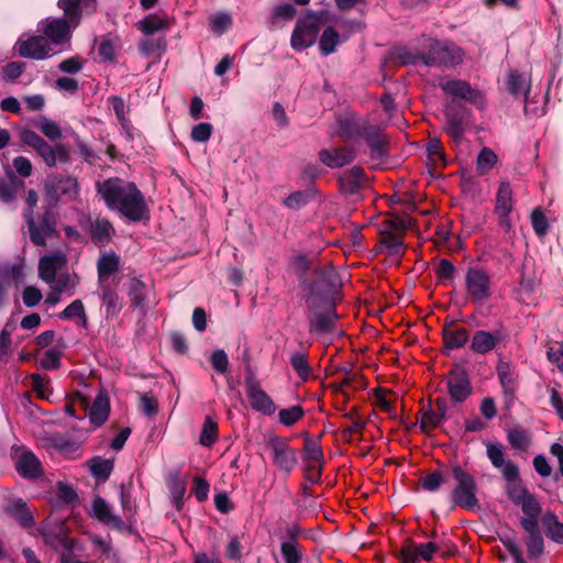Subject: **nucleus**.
Returning <instances> with one entry per match:
<instances>
[{
	"label": "nucleus",
	"instance_id": "obj_1",
	"mask_svg": "<svg viewBox=\"0 0 563 563\" xmlns=\"http://www.w3.org/2000/svg\"><path fill=\"white\" fill-rule=\"evenodd\" d=\"M96 188L107 208L120 218L134 223L148 220L145 197L134 183L112 177L97 183Z\"/></svg>",
	"mask_w": 563,
	"mask_h": 563
},
{
	"label": "nucleus",
	"instance_id": "obj_2",
	"mask_svg": "<svg viewBox=\"0 0 563 563\" xmlns=\"http://www.w3.org/2000/svg\"><path fill=\"white\" fill-rule=\"evenodd\" d=\"M65 18L41 21L40 26L48 42L55 45L68 43L71 31L79 24L82 14H91L97 9V0H58Z\"/></svg>",
	"mask_w": 563,
	"mask_h": 563
},
{
	"label": "nucleus",
	"instance_id": "obj_3",
	"mask_svg": "<svg viewBox=\"0 0 563 563\" xmlns=\"http://www.w3.org/2000/svg\"><path fill=\"white\" fill-rule=\"evenodd\" d=\"M511 496V501L520 507L523 517L520 519V526L527 532L525 543L529 559H538L544 551V541L539 528V517L542 512L541 504L534 494L529 496L516 490Z\"/></svg>",
	"mask_w": 563,
	"mask_h": 563
},
{
	"label": "nucleus",
	"instance_id": "obj_4",
	"mask_svg": "<svg viewBox=\"0 0 563 563\" xmlns=\"http://www.w3.org/2000/svg\"><path fill=\"white\" fill-rule=\"evenodd\" d=\"M313 279L303 282L307 307L320 302H333V296L341 287L340 276L333 265L317 266L312 271Z\"/></svg>",
	"mask_w": 563,
	"mask_h": 563
},
{
	"label": "nucleus",
	"instance_id": "obj_5",
	"mask_svg": "<svg viewBox=\"0 0 563 563\" xmlns=\"http://www.w3.org/2000/svg\"><path fill=\"white\" fill-rule=\"evenodd\" d=\"M486 454L492 465L500 471L506 482V494L510 500L516 490L520 492L521 498L525 497L523 493L527 496L532 494L523 485L518 465L514 461L505 459L504 448L500 443H487Z\"/></svg>",
	"mask_w": 563,
	"mask_h": 563
},
{
	"label": "nucleus",
	"instance_id": "obj_6",
	"mask_svg": "<svg viewBox=\"0 0 563 563\" xmlns=\"http://www.w3.org/2000/svg\"><path fill=\"white\" fill-rule=\"evenodd\" d=\"M465 52L453 42L430 40L424 51L423 65L453 68L464 62Z\"/></svg>",
	"mask_w": 563,
	"mask_h": 563
},
{
	"label": "nucleus",
	"instance_id": "obj_7",
	"mask_svg": "<svg viewBox=\"0 0 563 563\" xmlns=\"http://www.w3.org/2000/svg\"><path fill=\"white\" fill-rule=\"evenodd\" d=\"M452 476L456 483L451 492V500L455 506L463 509L474 510L478 507V486L472 474L461 465L452 466Z\"/></svg>",
	"mask_w": 563,
	"mask_h": 563
},
{
	"label": "nucleus",
	"instance_id": "obj_8",
	"mask_svg": "<svg viewBox=\"0 0 563 563\" xmlns=\"http://www.w3.org/2000/svg\"><path fill=\"white\" fill-rule=\"evenodd\" d=\"M44 195L47 202L56 206L60 199L75 201L79 196V185L73 176L49 175L44 183Z\"/></svg>",
	"mask_w": 563,
	"mask_h": 563
},
{
	"label": "nucleus",
	"instance_id": "obj_9",
	"mask_svg": "<svg viewBox=\"0 0 563 563\" xmlns=\"http://www.w3.org/2000/svg\"><path fill=\"white\" fill-rule=\"evenodd\" d=\"M309 332L313 335L331 334L335 330L339 314L333 302L316 303V307H308Z\"/></svg>",
	"mask_w": 563,
	"mask_h": 563
},
{
	"label": "nucleus",
	"instance_id": "obj_10",
	"mask_svg": "<svg viewBox=\"0 0 563 563\" xmlns=\"http://www.w3.org/2000/svg\"><path fill=\"white\" fill-rule=\"evenodd\" d=\"M465 291L476 305L488 301L493 294L489 274L482 267H468L465 273Z\"/></svg>",
	"mask_w": 563,
	"mask_h": 563
},
{
	"label": "nucleus",
	"instance_id": "obj_11",
	"mask_svg": "<svg viewBox=\"0 0 563 563\" xmlns=\"http://www.w3.org/2000/svg\"><path fill=\"white\" fill-rule=\"evenodd\" d=\"M320 30V18L316 13H309L299 19L292 31L290 45L295 51L301 52L312 46Z\"/></svg>",
	"mask_w": 563,
	"mask_h": 563
},
{
	"label": "nucleus",
	"instance_id": "obj_12",
	"mask_svg": "<svg viewBox=\"0 0 563 563\" xmlns=\"http://www.w3.org/2000/svg\"><path fill=\"white\" fill-rule=\"evenodd\" d=\"M23 217L26 222L30 232V240L32 243L37 246L45 245L46 240L53 236L56 231V213L47 209L43 212L37 221L34 220L31 212H24Z\"/></svg>",
	"mask_w": 563,
	"mask_h": 563
},
{
	"label": "nucleus",
	"instance_id": "obj_13",
	"mask_svg": "<svg viewBox=\"0 0 563 563\" xmlns=\"http://www.w3.org/2000/svg\"><path fill=\"white\" fill-rule=\"evenodd\" d=\"M267 446L272 453L274 465L280 472L290 474L297 467V452L289 445L288 439L273 435L268 439Z\"/></svg>",
	"mask_w": 563,
	"mask_h": 563
},
{
	"label": "nucleus",
	"instance_id": "obj_14",
	"mask_svg": "<svg viewBox=\"0 0 563 563\" xmlns=\"http://www.w3.org/2000/svg\"><path fill=\"white\" fill-rule=\"evenodd\" d=\"M444 93L463 99L475 104L478 109L486 107L484 95L462 79H442L439 84Z\"/></svg>",
	"mask_w": 563,
	"mask_h": 563
},
{
	"label": "nucleus",
	"instance_id": "obj_15",
	"mask_svg": "<svg viewBox=\"0 0 563 563\" xmlns=\"http://www.w3.org/2000/svg\"><path fill=\"white\" fill-rule=\"evenodd\" d=\"M15 48L21 57L31 59H45L53 55L51 43L45 36L32 35L25 37L21 35L15 44Z\"/></svg>",
	"mask_w": 563,
	"mask_h": 563
},
{
	"label": "nucleus",
	"instance_id": "obj_16",
	"mask_svg": "<svg viewBox=\"0 0 563 563\" xmlns=\"http://www.w3.org/2000/svg\"><path fill=\"white\" fill-rule=\"evenodd\" d=\"M245 389L253 410L264 416H272L276 411L273 399L262 388L255 376L250 375L245 378Z\"/></svg>",
	"mask_w": 563,
	"mask_h": 563
},
{
	"label": "nucleus",
	"instance_id": "obj_17",
	"mask_svg": "<svg viewBox=\"0 0 563 563\" xmlns=\"http://www.w3.org/2000/svg\"><path fill=\"white\" fill-rule=\"evenodd\" d=\"M514 208L512 189L508 181H501L496 195L495 213L498 216V224L506 232L512 230L510 213Z\"/></svg>",
	"mask_w": 563,
	"mask_h": 563
},
{
	"label": "nucleus",
	"instance_id": "obj_18",
	"mask_svg": "<svg viewBox=\"0 0 563 563\" xmlns=\"http://www.w3.org/2000/svg\"><path fill=\"white\" fill-rule=\"evenodd\" d=\"M23 266L14 263H0V307L5 302L10 289L18 290L24 284Z\"/></svg>",
	"mask_w": 563,
	"mask_h": 563
},
{
	"label": "nucleus",
	"instance_id": "obj_19",
	"mask_svg": "<svg viewBox=\"0 0 563 563\" xmlns=\"http://www.w3.org/2000/svg\"><path fill=\"white\" fill-rule=\"evenodd\" d=\"M446 386L451 399L455 402L465 401L472 393L468 375L462 368H454L449 373Z\"/></svg>",
	"mask_w": 563,
	"mask_h": 563
},
{
	"label": "nucleus",
	"instance_id": "obj_20",
	"mask_svg": "<svg viewBox=\"0 0 563 563\" xmlns=\"http://www.w3.org/2000/svg\"><path fill=\"white\" fill-rule=\"evenodd\" d=\"M336 123L338 134L349 140L363 139L367 130L372 126L353 113L339 117Z\"/></svg>",
	"mask_w": 563,
	"mask_h": 563
},
{
	"label": "nucleus",
	"instance_id": "obj_21",
	"mask_svg": "<svg viewBox=\"0 0 563 563\" xmlns=\"http://www.w3.org/2000/svg\"><path fill=\"white\" fill-rule=\"evenodd\" d=\"M91 516L108 527L120 531L124 529L121 517L115 515L111 505L100 496H95L92 500Z\"/></svg>",
	"mask_w": 563,
	"mask_h": 563
},
{
	"label": "nucleus",
	"instance_id": "obj_22",
	"mask_svg": "<svg viewBox=\"0 0 563 563\" xmlns=\"http://www.w3.org/2000/svg\"><path fill=\"white\" fill-rule=\"evenodd\" d=\"M356 157L354 148L342 146L332 150H321L319 161L329 168H341L352 163Z\"/></svg>",
	"mask_w": 563,
	"mask_h": 563
},
{
	"label": "nucleus",
	"instance_id": "obj_23",
	"mask_svg": "<svg viewBox=\"0 0 563 563\" xmlns=\"http://www.w3.org/2000/svg\"><path fill=\"white\" fill-rule=\"evenodd\" d=\"M363 140L366 142L369 148V157L373 162L380 164L387 157L388 152V140L385 135H383L376 126L372 125Z\"/></svg>",
	"mask_w": 563,
	"mask_h": 563
},
{
	"label": "nucleus",
	"instance_id": "obj_24",
	"mask_svg": "<svg viewBox=\"0 0 563 563\" xmlns=\"http://www.w3.org/2000/svg\"><path fill=\"white\" fill-rule=\"evenodd\" d=\"M41 533L45 543L51 548L55 550L64 549V553H71V541L67 538L66 528L63 523L46 525L42 528Z\"/></svg>",
	"mask_w": 563,
	"mask_h": 563
},
{
	"label": "nucleus",
	"instance_id": "obj_25",
	"mask_svg": "<svg viewBox=\"0 0 563 563\" xmlns=\"http://www.w3.org/2000/svg\"><path fill=\"white\" fill-rule=\"evenodd\" d=\"M496 373L505 397L512 398L518 387V372L516 366L506 361H499Z\"/></svg>",
	"mask_w": 563,
	"mask_h": 563
},
{
	"label": "nucleus",
	"instance_id": "obj_26",
	"mask_svg": "<svg viewBox=\"0 0 563 563\" xmlns=\"http://www.w3.org/2000/svg\"><path fill=\"white\" fill-rule=\"evenodd\" d=\"M99 296L104 308L106 318L114 319L122 310V300L120 299L117 286L112 284L99 285Z\"/></svg>",
	"mask_w": 563,
	"mask_h": 563
},
{
	"label": "nucleus",
	"instance_id": "obj_27",
	"mask_svg": "<svg viewBox=\"0 0 563 563\" xmlns=\"http://www.w3.org/2000/svg\"><path fill=\"white\" fill-rule=\"evenodd\" d=\"M500 340L501 334L499 331L478 330L473 334L471 350L477 354H486L493 351Z\"/></svg>",
	"mask_w": 563,
	"mask_h": 563
},
{
	"label": "nucleus",
	"instance_id": "obj_28",
	"mask_svg": "<svg viewBox=\"0 0 563 563\" xmlns=\"http://www.w3.org/2000/svg\"><path fill=\"white\" fill-rule=\"evenodd\" d=\"M66 264V257L62 253L43 256L38 262V275L45 282L54 280L57 272Z\"/></svg>",
	"mask_w": 563,
	"mask_h": 563
},
{
	"label": "nucleus",
	"instance_id": "obj_29",
	"mask_svg": "<svg viewBox=\"0 0 563 563\" xmlns=\"http://www.w3.org/2000/svg\"><path fill=\"white\" fill-rule=\"evenodd\" d=\"M438 550L440 545L434 542L421 543L417 547L408 545L401 550V556L410 563H417L419 560L430 562Z\"/></svg>",
	"mask_w": 563,
	"mask_h": 563
},
{
	"label": "nucleus",
	"instance_id": "obj_30",
	"mask_svg": "<svg viewBox=\"0 0 563 563\" xmlns=\"http://www.w3.org/2000/svg\"><path fill=\"white\" fill-rule=\"evenodd\" d=\"M120 267V257L114 252L101 253L97 262L98 284H111L109 277Z\"/></svg>",
	"mask_w": 563,
	"mask_h": 563
},
{
	"label": "nucleus",
	"instance_id": "obj_31",
	"mask_svg": "<svg viewBox=\"0 0 563 563\" xmlns=\"http://www.w3.org/2000/svg\"><path fill=\"white\" fill-rule=\"evenodd\" d=\"M18 473L24 478H37L42 475L41 462L34 453L22 452L15 463Z\"/></svg>",
	"mask_w": 563,
	"mask_h": 563
},
{
	"label": "nucleus",
	"instance_id": "obj_32",
	"mask_svg": "<svg viewBox=\"0 0 563 563\" xmlns=\"http://www.w3.org/2000/svg\"><path fill=\"white\" fill-rule=\"evenodd\" d=\"M114 234L115 230L108 219L97 218L91 222L90 236L95 245L99 247L104 246L112 240Z\"/></svg>",
	"mask_w": 563,
	"mask_h": 563
},
{
	"label": "nucleus",
	"instance_id": "obj_33",
	"mask_svg": "<svg viewBox=\"0 0 563 563\" xmlns=\"http://www.w3.org/2000/svg\"><path fill=\"white\" fill-rule=\"evenodd\" d=\"M35 151L48 167L55 166L58 162L66 163L69 159V152L63 144L52 146L44 141Z\"/></svg>",
	"mask_w": 563,
	"mask_h": 563
},
{
	"label": "nucleus",
	"instance_id": "obj_34",
	"mask_svg": "<svg viewBox=\"0 0 563 563\" xmlns=\"http://www.w3.org/2000/svg\"><path fill=\"white\" fill-rule=\"evenodd\" d=\"M110 400L106 393H99L89 409V420L95 427H101L109 418Z\"/></svg>",
	"mask_w": 563,
	"mask_h": 563
},
{
	"label": "nucleus",
	"instance_id": "obj_35",
	"mask_svg": "<svg viewBox=\"0 0 563 563\" xmlns=\"http://www.w3.org/2000/svg\"><path fill=\"white\" fill-rule=\"evenodd\" d=\"M349 40V35H340L333 26H327L319 38V49L322 56L335 53L336 47Z\"/></svg>",
	"mask_w": 563,
	"mask_h": 563
},
{
	"label": "nucleus",
	"instance_id": "obj_36",
	"mask_svg": "<svg viewBox=\"0 0 563 563\" xmlns=\"http://www.w3.org/2000/svg\"><path fill=\"white\" fill-rule=\"evenodd\" d=\"M313 258L309 257L306 254H297L294 255L289 261L290 269L296 274L299 280V285L302 288L303 282H308L307 274L310 272L312 274L313 268L317 266H313Z\"/></svg>",
	"mask_w": 563,
	"mask_h": 563
},
{
	"label": "nucleus",
	"instance_id": "obj_37",
	"mask_svg": "<svg viewBox=\"0 0 563 563\" xmlns=\"http://www.w3.org/2000/svg\"><path fill=\"white\" fill-rule=\"evenodd\" d=\"M23 187V180L19 179L11 170L0 178V200L5 203L13 202L16 192Z\"/></svg>",
	"mask_w": 563,
	"mask_h": 563
},
{
	"label": "nucleus",
	"instance_id": "obj_38",
	"mask_svg": "<svg viewBox=\"0 0 563 563\" xmlns=\"http://www.w3.org/2000/svg\"><path fill=\"white\" fill-rule=\"evenodd\" d=\"M91 475L99 482H106L114 467L113 461L101 456H93L87 462Z\"/></svg>",
	"mask_w": 563,
	"mask_h": 563
},
{
	"label": "nucleus",
	"instance_id": "obj_39",
	"mask_svg": "<svg viewBox=\"0 0 563 563\" xmlns=\"http://www.w3.org/2000/svg\"><path fill=\"white\" fill-rule=\"evenodd\" d=\"M547 536L556 543L563 544V522L554 512L548 511L541 518Z\"/></svg>",
	"mask_w": 563,
	"mask_h": 563
},
{
	"label": "nucleus",
	"instance_id": "obj_40",
	"mask_svg": "<svg viewBox=\"0 0 563 563\" xmlns=\"http://www.w3.org/2000/svg\"><path fill=\"white\" fill-rule=\"evenodd\" d=\"M507 441L512 450L526 452L531 445L530 433L521 427L507 430Z\"/></svg>",
	"mask_w": 563,
	"mask_h": 563
},
{
	"label": "nucleus",
	"instance_id": "obj_41",
	"mask_svg": "<svg viewBox=\"0 0 563 563\" xmlns=\"http://www.w3.org/2000/svg\"><path fill=\"white\" fill-rule=\"evenodd\" d=\"M316 195L317 191L312 187L306 190H297L288 195L283 200V205L290 210H299L312 201Z\"/></svg>",
	"mask_w": 563,
	"mask_h": 563
},
{
	"label": "nucleus",
	"instance_id": "obj_42",
	"mask_svg": "<svg viewBox=\"0 0 563 563\" xmlns=\"http://www.w3.org/2000/svg\"><path fill=\"white\" fill-rule=\"evenodd\" d=\"M364 180V170L358 166H353L340 176L342 187L350 194L358 190Z\"/></svg>",
	"mask_w": 563,
	"mask_h": 563
},
{
	"label": "nucleus",
	"instance_id": "obj_43",
	"mask_svg": "<svg viewBox=\"0 0 563 563\" xmlns=\"http://www.w3.org/2000/svg\"><path fill=\"white\" fill-rule=\"evenodd\" d=\"M7 511L10 512L22 527H31L34 523L26 503L22 499L12 500L8 505Z\"/></svg>",
	"mask_w": 563,
	"mask_h": 563
},
{
	"label": "nucleus",
	"instance_id": "obj_44",
	"mask_svg": "<svg viewBox=\"0 0 563 563\" xmlns=\"http://www.w3.org/2000/svg\"><path fill=\"white\" fill-rule=\"evenodd\" d=\"M145 291L146 286L142 280L132 278L129 282L128 296L130 298L131 305L134 308L141 309L142 311L145 310Z\"/></svg>",
	"mask_w": 563,
	"mask_h": 563
},
{
	"label": "nucleus",
	"instance_id": "obj_45",
	"mask_svg": "<svg viewBox=\"0 0 563 563\" xmlns=\"http://www.w3.org/2000/svg\"><path fill=\"white\" fill-rule=\"evenodd\" d=\"M289 363L302 382L308 380L311 374V366L308 362V353L301 351L291 353Z\"/></svg>",
	"mask_w": 563,
	"mask_h": 563
},
{
	"label": "nucleus",
	"instance_id": "obj_46",
	"mask_svg": "<svg viewBox=\"0 0 563 563\" xmlns=\"http://www.w3.org/2000/svg\"><path fill=\"white\" fill-rule=\"evenodd\" d=\"M280 553L285 563H300L303 556L297 539L294 538L282 541Z\"/></svg>",
	"mask_w": 563,
	"mask_h": 563
},
{
	"label": "nucleus",
	"instance_id": "obj_47",
	"mask_svg": "<svg viewBox=\"0 0 563 563\" xmlns=\"http://www.w3.org/2000/svg\"><path fill=\"white\" fill-rule=\"evenodd\" d=\"M446 124L445 131L446 133L455 141L460 142L465 133V120L462 115L457 113H452L448 111L445 113Z\"/></svg>",
	"mask_w": 563,
	"mask_h": 563
},
{
	"label": "nucleus",
	"instance_id": "obj_48",
	"mask_svg": "<svg viewBox=\"0 0 563 563\" xmlns=\"http://www.w3.org/2000/svg\"><path fill=\"white\" fill-rule=\"evenodd\" d=\"M443 338L448 349H461L468 341V331L465 328L444 329Z\"/></svg>",
	"mask_w": 563,
	"mask_h": 563
},
{
	"label": "nucleus",
	"instance_id": "obj_49",
	"mask_svg": "<svg viewBox=\"0 0 563 563\" xmlns=\"http://www.w3.org/2000/svg\"><path fill=\"white\" fill-rule=\"evenodd\" d=\"M507 88L509 92L516 97L523 95L527 97L529 87L526 78L517 70H511L507 77Z\"/></svg>",
	"mask_w": 563,
	"mask_h": 563
},
{
	"label": "nucleus",
	"instance_id": "obj_50",
	"mask_svg": "<svg viewBox=\"0 0 563 563\" xmlns=\"http://www.w3.org/2000/svg\"><path fill=\"white\" fill-rule=\"evenodd\" d=\"M217 439L218 423L213 421L209 416H207L202 424L199 442L201 445L210 448L214 444Z\"/></svg>",
	"mask_w": 563,
	"mask_h": 563
},
{
	"label": "nucleus",
	"instance_id": "obj_51",
	"mask_svg": "<svg viewBox=\"0 0 563 563\" xmlns=\"http://www.w3.org/2000/svg\"><path fill=\"white\" fill-rule=\"evenodd\" d=\"M497 163V155L489 147H483L476 158V169L481 175L488 173Z\"/></svg>",
	"mask_w": 563,
	"mask_h": 563
},
{
	"label": "nucleus",
	"instance_id": "obj_52",
	"mask_svg": "<svg viewBox=\"0 0 563 563\" xmlns=\"http://www.w3.org/2000/svg\"><path fill=\"white\" fill-rule=\"evenodd\" d=\"M167 26V21L155 14H150L139 22L140 30L146 35L151 36Z\"/></svg>",
	"mask_w": 563,
	"mask_h": 563
},
{
	"label": "nucleus",
	"instance_id": "obj_53",
	"mask_svg": "<svg viewBox=\"0 0 563 563\" xmlns=\"http://www.w3.org/2000/svg\"><path fill=\"white\" fill-rule=\"evenodd\" d=\"M305 416V411L301 406L294 405L289 408L280 409L278 412V421L284 427H291L297 423Z\"/></svg>",
	"mask_w": 563,
	"mask_h": 563
},
{
	"label": "nucleus",
	"instance_id": "obj_54",
	"mask_svg": "<svg viewBox=\"0 0 563 563\" xmlns=\"http://www.w3.org/2000/svg\"><path fill=\"white\" fill-rule=\"evenodd\" d=\"M75 318H79L81 320L80 324L82 327L87 325V316L85 312L84 303L80 299L74 300L59 313V319H75Z\"/></svg>",
	"mask_w": 563,
	"mask_h": 563
},
{
	"label": "nucleus",
	"instance_id": "obj_55",
	"mask_svg": "<svg viewBox=\"0 0 563 563\" xmlns=\"http://www.w3.org/2000/svg\"><path fill=\"white\" fill-rule=\"evenodd\" d=\"M303 459L307 462H316L320 464L323 462V453L318 440L310 438L305 440Z\"/></svg>",
	"mask_w": 563,
	"mask_h": 563
},
{
	"label": "nucleus",
	"instance_id": "obj_56",
	"mask_svg": "<svg viewBox=\"0 0 563 563\" xmlns=\"http://www.w3.org/2000/svg\"><path fill=\"white\" fill-rule=\"evenodd\" d=\"M423 490L429 493L437 492L444 483V474L441 470H434L420 479Z\"/></svg>",
	"mask_w": 563,
	"mask_h": 563
},
{
	"label": "nucleus",
	"instance_id": "obj_57",
	"mask_svg": "<svg viewBox=\"0 0 563 563\" xmlns=\"http://www.w3.org/2000/svg\"><path fill=\"white\" fill-rule=\"evenodd\" d=\"M35 126L49 140L56 141L62 137V131L58 124L54 121L42 117L36 123Z\"/></svg>",
	"mask_w": 563,
	"mask_h": 563
},
{
	"label": "nucleus",
	"instance_id": "obj_58",
	"mask_svg": "<svg viewBox=\"0 0 563 563\" xmlns=\"http://www.w3.org/2000/svg\"><path fill=\"white\" fill-rule=\"evenodd\" d=\"M380 244L388 256H399L404 245L401 239L394 234L384 235Z\"/></svg>",
	"mask_w": 563,
	"mask_h": 563
},
{
	"label": "nucleus",
	"instance_id": "obj_59",
	"mask_svg": "<svg viewBox=\"0 0 563 563\" xmlns=\"http://www.w3.org/2000/svg\"><path fill=\"white\" fill-rule=\"evenodd\" d=\"M443 422L442 417L432 408L423 410L420 421L421 432H427L429 428H438Z\"/></svg>",
	"mask_w": 563,
	"mask_h": 563
},
{
	"label": "nucleus",
	"instance_id": "obj_60",
	"mask_svg": "<svg viewBox=\"0 0 563 563\" xmlns=\"http://www.w3.org/2000/svg\"><path fill=\"white\" fill-rule=\"evenodd\" d=\"M210 363L217 373L225 374L228 372L229 358L224 350H214L210 355Z\"/></svg>",
	"mask_w": 563,
	"mask_h": 563
},
{
	"label": "nucleus",
	"instance_id": "obj_61",
	"mask_svg": "<svg viewBox=\"0 0 563 563\" xmlns=\"http://www.w3.org/2000/svg\"><path fill=\"white\" fill-rule=\"evenodd\" d=\"M231 23V16L220 12L210 19V29L213 33L221 35L230 27Z\"/></svg>",
	"mask_w": 563,
	"mask_h": 563
},
{
	"label": "nucleus",
	"instance_id": "obj_62",
	"mask_svg": "<svg viewBox=\"0 0 563 563\" xmlns=\"http://www.w3.org/2000/svg\"><path fill=\"white\" fill-rule=\"evenodd\" d=\"M395 57L402 65H418L423 64L424 51L420 53H411L406 48H399L395 52Z\"/></svg>",
	"mask_w": 563,
	"mask_h": 563
},
{
	"label": "nucleus",
	"instance_id": "obj_63",
	"mask_svg": "<svg viewBox=\"0 0 563 563\" xmlns=\"http://www.w3.org/2000/svg\"><path fill=\"white\" fill-rule=\"evenodd\" d=\"M165 41L163 38L145 37L140 42V51L144 56L159 52L164 48Z\"/></svg>",
	"mask_w": 563,
	"mask_h": 563
},
{
	"label": "nucleus",
	"instance_id": "obj_64",
	"mask_svg": "<svg viewBox=\"0 0 563 563\" xmlns=\"http://www.w3.org/2000/svg\"><path fill=\"white\" fill-rule=\"evenodd\" d=\"M532 228L538 236H544L549 229L545 214L541 210H533L531 214Z\"/></svg>",
	"mask_w": 563,
	"mask_h": 563
}]
</instances>
